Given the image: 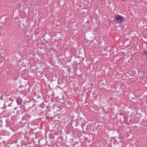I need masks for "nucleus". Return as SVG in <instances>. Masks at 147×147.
Returning a JSON list of instances; mask_svg holds the SVG:
<instances>
[{
	"mask_svg": "<svg viewBox=\"0 0 147 147\" xmlns=\"http://www.w3.org/2000/svg\"><path fill=\"white\" fill-rule=\"evenodd\" d=\"M22 87L24 88V86L23 85L20 86L19 88H21Z\"/></svg>",
	"mask_w": 147,
	"mask_h": 147,
	"instance_id": "obj_3",
	"label": "nucleus"
},
{
	"mask_svg": "<svg viewBox=\"0 0 147 147\" xmlns=\"http://www.w3.org/2000/svg\"><path fill=\"white\" fill-rule=\"evenodd\" d=\"M24 90V88H23V89H22V90H21V91H23V90Z\"/></svg>",
	"mask_w": 147,
	"mask_h": 147,
	"instance_id": "obj_4",
	"label": "nucleus"
},
{
	"mask_svg": "<svg viewBox=\"0 0 147 147\" xmlns=\"http://www.w3.org/2000/svg\"><path fill=\"white\" fill-rule=\"evenodd\" d=\"M123 18L120 16H116L115 19L117 21V22L121 23L123 21Z\"/></svg>",
	"mask_w": 147,
	"mask_h": 147,
	"instance_id": "obj_1",
	"label": "nucleus"
},
{
	"mask_svg": "<svg viewBox=\"0 0 147 147\" xmlns=\"http://www.w3.org/2000/svg\"><path fill=\"white\" fill-rule=\"evenodd\" d=\"M1 100H2V96L1 97Z\"/></svg>",
	"mask_w": 147,
	"mask_h": 147,
	"instance_id": "obj_5",
	"label": "nucleus"
},
{
	"mask_svg": "<svg viewBox=\"0 0 147 147\" xmlns=\"http://www.w3.org/2000/svg\"><path fill=\"white\" fill-rule=\"evenodd\" d=\"M16 101L18 105H20L22 103L21 100L20 98H17Z\"/></svg>",
	"mask_w": 147,
	"mask_h": 147,
	"instance_id": "obj_2",
	"label": "nucleus"
}]
</instances>
